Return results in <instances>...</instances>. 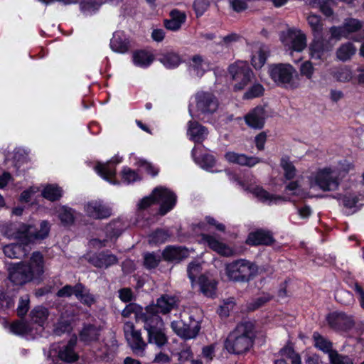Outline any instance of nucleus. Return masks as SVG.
Instances as JSON below:
<instances>
[{"mask_svg":"<svg viewBox=\"0 0 364 364\" xmlns=\"http://www.w3.org/2000/svg\"><path fill=\"white\" fill-rule=\"evenodd\" d=\"M124 333L129 344L133 353L137 355L143 356L146 346V343L141 337L139 330H136L133 323L128 321L125 324Z\"/></svg>","mask_w":364,"mask_h":364,"instance_id":"nucleus-15","label":"nucleus"},{"mask_svg":"<svg viewBox=\"0 0 364 364\" xmlns=\"http://www.w3.org/2000/svg\"><path fill=\"white\" fill-rule=\"evenodd\" d=\"M198 285L200 291L208 297H213L215 294L217 282L209 274L200 275L198 278Z\"/></svg>","mask_w":364,"mask_h":364,"instance_id":"nucleus-34","label":"nucleus"},{"mask_svg":"<svg viewBox=\"0 0 364 364\" xmlns=\"http://www.w3.org/2000/svg\"><path fill=\"white\" fill-rule=\"evenodd\" d=\"M188 275L191 282L192 286H194L195 279L201 272V266L198 262H191L188 267Z\"/></svg>","mask_w":364,"mask_h":364,"instance_id":"nucleus-59","label":"nucleus"},{"mask_svg":"<svg viewBox=\"0 0 364 364\" xmlns=\"http://www.w3.org/2000/svg\"><path fill=\"white\" fill-rule=\"evenodd\" d=\"M307 21L312 30L314 36H318L322 35L323 23L321 22L320 16L310 14L307 17Z\"/></svg>","mask_w":364,"mask_h":364,"instance_id":"nucleus-50","label":"nucleus"},{"mask_svg":"<svg viewBox=\"0 0 364 364\" xmlns=\"http://www.w3.org/2000/svg\"><path fill=\"white\" fill-rule=\"evenodd\" d=\"M208 131L197 122L190 121L188 123V135L195 143H201L208 136Z\"/></svg>","mask_w":364,"mask_h":364,"instance_id":"nucleus-31","label":"nucleus"},{"mask_svg":"<svg viewBox=\"0 0 364 364\" xmlns=\"http://www.w3.org/2000/svg\"><path fill=\"white\" fill-rule=\"evenodd\" d=\"M73 328L71 320H56L53 323V334L61 336L65 333H69Z\"/></svg>","mask_w":364,"mask_h":364,"instance_id":"nucleus-45","label":"nucleus"},{"mask_svg":"<svg viewBox=\"0 0 364 364\" xmlns=\"http://www.w3.org/2000/svg\"><path fill=\"white\" fill-rule=\"evenodd\" d=\"M130 47V41L125 33L122 31H117L114 33L110 40V48L116 53H125Z\"/></svg>","mask_w":364,"mask_h":364,"instance_id":"nucleus-27","label":"nucleus"},{"mask_svg":"<svg viewBox=\"0 0 364 364\" xmlns=\"http://www.w3.org/2000/svg\"><path fill=\"white\" fill-rule=\"evenodd\" d=\"M14 232H8L6 234L9 237L14 238H25L26 243L34 242L36 240H43L48 237L50 225L47 220H42L39 227L36 228L31 225L26 224L12 225L11 230Z\"/></svg>","mask_w":364,"mask_h":364,"instance_id":"nucleus-4","label":"nucleus"},{"mask_svg":"<svg viewBox=\"0 0 364 364\" xmlns=\"http://www.w3.org/2000/svg\"><path fill=\"white\" fill-rule=\"evenodd\" d=\"M225 159L232 164L240 166L252 167L263 161L260 158L256 156H247L244 154H239L235 151H228L225 154Z\"/></svg>","mask_w":364,"mask_h":364,"instance_id":"nucleus-25","label":"nucleus"},{"mask_svg":"<svg viewBox=\"0 0 364 364\" xmlns=\"http://www.w3.org/2000/svg\"><path fill=\"white\" fill-rule=\"evenodd\" d=\"M101 327L95 324L86 325L80 333V340L85 343H89L98 340Z\"/></svg>","mask_w":364,"mask_h":364,"instance_id":"nucleus-39","label":"nucleus"},{"mask_svg":"<svg viewBox=\"0 0 364 364\" xmlns=\"http://www.w3.org/2000/svg\"><path fill=\"white\" fill-rule=\"evenodd\" d=\"M144 328L148 333V341L159 348L168 343L163 320H144Z\"/></svg>","mask_w":364,"mask_h":364,"instance_id":"nucleus-10","label":"nucleus"},{"mask_svg":"<svg viewBox=\"0 0 364 364\" xmlns=\"http://www.w3.org/2000/svg\"><path fill=\"white\" fill-rule=\"evenodd\" d=\"M256 334L252 321H242L229 333L224 343L225 348L232 354L245 353L252 348Z\"/></svg>","mask_w":364,"mask_h":364,"instance_id":"nucleus-2","label":"nucleus"},{"mask_svg":"<svg viewBox=\"0 0 364 364\" xmlns=\"http://www.w3.org/2000/svg\"><path fill=\"white\" fill-rule=\"evenodd\" d=\"M313 338L315 347L323 353H327L329 355L331 352L335 351V350L332 349V343L320 335L318 332L314 333Z\"/></svg>","mask_w":364,"mask_h":364,"instance_id":"nucleus-46","label":"nucleus"},{"mask_svg":"<svg viewBox=\"0 0 364 364\" xmlns=\"http://www.w3.org/2000/svg\"><path fill=\"white\" fill-rule=\"evenodd\" d=\"M246 124L255 129L263 128L266 119V112L262 106H257L250 110L245 117Z\"/></svg>","mask_w":364,"mask_h":364,"instance_id":"nucleus-22","label":"nucleus"},{"mask_svg":"<svg viewBox=\"0 0 364 364\" xmlns=\"http://www.w3.org/2000/svg\"><path fill=\"white\" fill-rule=\"evenodd\" d=\"M80 295L76 296V298L80 300L82 303L90 306L95 302V298L81 284V289H80Z\"/></svg>","mask_w":364,"mask_h":364,"instance_id":"nucleus-60","label":"nucleus"},{"mask_svg":"<svg viewBox=\"0 0 364 364\" xmlns=\"http://www.w3.org/2000/svg\"><path fill=\"white\" fill-rule=\"evenodd\" d=\"M229 73L234 81V89L240 90L245 88L254 77V73L245 61H237L230 65Z\"/></svg>","mask_w":364,"mask_h":364,"instance_id":"nucleus-9","label":"nucleus"},{"mask_svg":"<svg viewBox=\"0 0 364 364\" xmlns=\"http://www.w3.org/2000/svg\"><path fill=\"white\" fill-rule=\"evenodd\" d=\"M176 302L174 297L164 295L157 299L156 305L148 306L146 311L151 316H156L159 313L165 314L174 307Z\"/></svg>","mask_w":364,"mask_h":364,"instance_id":"nucleus-21","label":"nucleus"},{"mask_svg":"<svg viewBox=\"0 0 364 364\" xmlns=\"http://www.w3.org/2000/svg\"><path fill=\"white\" fill-rule=\"evenodd\" d=\"M268 55L267 48L263 45L255 46L252 56V65L255 69H260L266 63Z\"/></svg>","mask_w":364,"mask_h":364,"instance_id":"nucleus-40","label":"nucleus"},{"mask_svg":"<svg viewBox=\"0 0 364 364\" xmlns=\"http://www.w3.org/2000/svg\"><path fill=\"white\" fill-rule=\"evenodd\" d=\"M356 52V48L351 43L341 45L336 51L337 58L341 61L349 60Z\"/></svg>","mask_w":364,"mask_h":364,"instance_id":"nucleus-48","label":"nucleus"},{"mask_svg":"<svg viewBox=\"0 0 364 364\" xmlns=\"http://www.w3.org/2000/svg\"><path fill=\"white\" fill-rule=\"evenodd\" d=\"M154 54L146 50H138L132 53V62L136 67L146 68L154 62Z\"/></svg>","mask_w":364,"mask_h":364,"instance_id":"nucleus-32","label":"nucleus"},{"mask_svg":"<svg viewBox=\"0 0 364 364\" xmlns=\"http://www.w3.org/2000/svg\"><path fill=\"white\" fill-rule=\"evenodd\" d=\"M122 181L127 184H130L140 181V176L130 168L124 167L121 173Z\"/></svg>","mask_w":364,"mask_h":364,"instance_id":"nucleus-56","label":"nucleus"},{"mask_svg":"<svg viewBox=\"0 0 364 364\" xmlns=\"http://www.w3.org/2000/svg\"><path fill=\"white\" fill-rule=\"evenodd\" d=\"M264 89L259 83L254 84L250 87L248 90L244 94V98L252 99L260 97L263 95Z\"/></svg>","mask_w":364,"mask_h":364,"instance_id":"nucleus-58","label":"nucleus"},{"mask_svg":"<svg viewBox=\"0 0 364 364\" xmlns=\"http://www.w3.org/2000/svg\"><path fill=\"white\" fill-rule=\"evenodd\" d=\"M269 74L272 80L279 86L296 89L300 84L296 70L289 63L274 64L269 68Z\"/></svg>","mask_w":364,"mask_h":364,"instance_id":"nucleus-5","label":"nucleus"},{"mask_svg":"<svg viewBox=\"0 0 364 364\" xmlns=\"http://www.w3.org/2000/svg\"><path fill=\"white\" fill-rule=\"evenodd\" d=\"M280 39L289 55L293 58L294 52L301 53L306 47V37L301 31L289 28L280 34Z\"/></svg>","mask_w":364,"mask_h":364,"instance_id":"nucleus-8","label":"nucleus"},{"mask_svg":"<svg viewBox=\"0 0 364 364\" xmlns=\"http://www.w3.org/2000/svg\"><path fill=\"white\" fill-rule=\"evenodd\" d=\"M21 243H12L4 247V255L9 258H21L24 257L29 251V243L26 242L25 238H18Z\"/></svg>","mask_w":364,"mask_h":364,"instance_id":"nucleus-28","label":"nucleus"},{"mask_svg":"<svg viewBox=\"0 0 364 364\" xmlns=\"http://www.w3.org/2000/svg\"><path fill=\"white\" fill-rule=\"evenodd\" d=\"M171 328L177 336L184 340H189L198 336L200 323L196 320H173Z\"/></svg>","mask_w":364,"mask_h":364,"instance_id":"nucleus-12","label":"nucleus"},{"mask_svg":"<svg viewBox=\"0 0 364 364\" xmlns=\"http://www.w3.org/2000/svg\"><path fill=\"white\" fill-rule=\"evenodd\" d=\"M235 181L242 188L252 193L260 200H262L264 203H267L269 205L277 204L280 201L285 200V199L283 197L270 194L259 186H255L246 187L245 183L242 182L240 180L235 178Z\"/></svg>","mask_w":364,"mask_h":364,"instance_id":"nucleus-19","label":"nucleus"},{"mask_svg":"<svg viewBox=\"0 0 364 364\" xmlns=\"http://www.w3.org/2000/svg\"><path fill=\"white\" fill-rule=\"evenodd\" d=\"M328 358L331 364H353L350 358L339 354L337 350L331 352Z\"/></svg>","mask_w":364,"mask_h":364,"instance_id":"nucleus-57","label":"nucleus"},{"mask_svg":"<svg viewBox=\"0 0 364 364\" xmlns=\"http://www.w3.org/2000/svg\"><path fill=\"white\" fill-rule=\"evenodd\" d=\"M121 161L122 158L114 156L110 161L106 163L98 162L95 167V170L99 176L109 183L113 185L119 184V182L115 179V166Z\"/></svg>","mask_w":364,"mask_h":364,"instance_id":"nucleus-18","label":"nucleus"},{"mask_svg":"<svg viewBox=\"0 0 364 364\" xmlns=\"http://www.w3.org/2000/svg\"><path fill=\"white\" fill-rule=\"evenodd\" d=\"M203 147L201 146H195L192 149V157L197 164L202 168L208 170L215 165V159L213 156L205 154L201 156Z\"/></svg>","mask_w":364,"mask_h":364,"instance_id":"nucleus-30","label":"nucleus"},{"mask_svg":"<svg viewBox=\"0 0 364 364\" xmlns=\"http://www.w3.org/2000/svg\"><path fill=\"white\" fill-rule=\"evenodd\" d=\"M286 191H289L291 194L294 196H297L301 198L311 196L310 193L308 191L307 188L303 186L300 179L290 182L286 186Z\"/></svg>","mask_w":364,"mask_h":364,"instance_id":"nucleus-44","label":"nucleus"},{"mask_svg":"<svg viewBox=\"0 0 364 364\" xmlns=\"http://www.w3.org/2000/svg\"><path fill=\"white\" fill-rule=\"evenodd\" d=\"M280 354L283 358H287L291 360V363L298 362L299 358H300V355L295 353L294 350L292 347L286 346L281 349Z\"/></svg>","mask_w":364,"mask_h":364,"instance_id":"nucleus-63","label":"nucleus"},{"mask_svg":"<svg viewBox=\"0 0 364 364\" xmlns=\"http://www.w3.org/2000/svg\"><path fill=\"white\" fill-rule=\"evenodd\" d=\"M332 38L341 40V38L353 39L356 42L363 40L361 31H364V21L352 17L345 18L341 26L330 28Z\"/></svg>","mask_w":364,"mask_h":364,"instance_id":"nucleus-6","label":"nucleus"},{"mask_svg":"<svg viewBox=\"0 0 364 364\" xmlns=\"http://www.w3.org/2000/svg\"><path fill=\"white\" fill-rule=\"evenodd\" d=\"M331 75L339 82H348L353 79V72L347 66L333 68L330 70Z\"/></svg>","mask_w":364,"mask_h":364,"instance_id":"nucleus-41","label":"nucleus"},{"mask_svg":"<svg viewBox=\"0 0 364 364\" xmlns=\"http://www.w3.org/2000/svg\"><path fill=\"white\" fill-rule=\"evenodd\" d=\"M235 303L232 299H228L224 301L222 305L220 306L218 312L220 317H228L230 316V311L232 310Z\"/></svg>","mask_w":364,"mask_h":364,"instance_id":"nucleus-64","label":"nucleus"},{"mask_svg":"<svg viewBox=\"0 0 364 364\" xmlns=\"http://www.w3.org/2000/svg\"><path fill=\"white\" fill-rule=\"evenodd\" d=\"M87 215L93 219H105L111 215V209L100 200H92L84 206Z\"/></svg>","mask_w":364,"mask_h":364,"instance_id":"nucleus-20","label":"nucleus"},{"mask_svg":"<svg viewBox=\"0 0 364 364\" xmlns=\"http://www.w3.org/2000/svg\"><path fill=\"white\" fill-rule=\"evenodd\" d=\"M315 70L312 62L310 60L303 62L299 67L300 75L310 81H311L314 77Z\"/></svg>","mask_w":364,"mask_h":364,"instance_id":"nucleus-55","label":"nucleus"},{"mask_svg":"<svg viewBox=\"0 0 364 364\" xmlns=\"http://www.w3.org/2000/svg\"><path fill=\"white\" fill-rule=\"evenodd\" d=\"M159 262V255H156L154 253H146L144 255V265L147 269L155 268Z\"/></svg>","mask_w":364,"mask_h":364,"instance_id":"nucleus-62","label":"nucleus"},{"mask_svg":"<svg viewBox=\"0 0 364 364\" xmlns=\"http://www.w3.org/2000/svg\"><path fill=\"white\" fill-rule=\"evenodd\" d=\"M343 205L346 214L357 212L364 205V195L359 193H346L335 197Z\"/></svg>","mask_w":364,"mask_h":364,"instance_id":"nucleus-17","label":"nucleus"},{"mask_svg":"<svg viewBox=\"0 0 364 364\" xmlns=\"http://www.w3.org/2000/svg\"><path fill=\"white\" fill-rule=\"evenodd\" d=\"M88 261L95 267L107 269L117 264L118 259L109 251H102L90 255Z\"/></svg>","mask_w":364,"mask_h":364,"instance_id":"nucleus-23","label":"nucleus"},{"mask_svg":"<svg viewBox=\"0 0 364 364\" xmlns=\"http://www.w3.org/2000/svg\"><path fill=\"white\" fill-rule=\"evenodd\" d=\"M170 233L166 230L159 229L149 236V242L152 244L164 243L168 240Z\"/></svg>","mask_w":364,"mask_h":364,"instance_id":"nucleus-51","label":"nucleus"},{"mask_svg":"<svg viewBox=\"0 0 364 364\" xmlns=\"http://www.w3.org/2000/svg\"><path fill=\"white\" fill-rule=\"evenodd\" d=\"M46 320H2V326L10 333L25 335L32 333L36 326L43 327Z\"/></svg>","mask_w":364,"mask_h":364,"instance_id":"nucleus-14","label":"nucleus"},{"mask_svg":"<svg viewBox=\"0 0 364 364\" xmlns=\"http://www.w3.org/2000/svg\"><path fill=\"white\" fill-rule=\"evenodd\" d=\"M45 272L43 255L39 252L32 253L27 262L13 265L9 269V279L15 284H23L39 279Z\"/></svg>","mask_w":364,"mask_h":364,"instance_id":"nucleus-3","label":"nucleus"},{"mask_svg":"<svg viewBox=\"0 0 364 364\" xmlns=\"http://www.w3.org/2000/svg\"><path fill=\"white\" fill-rule=\"evenodd\" d=\"M194 100L198 114H212L218 109V101L210 92H198L195 95Z\"/></svg>","mask_w":364,"mask_h":364,"instance_id":"nucleus-16","label":"nucleus"},{"mask_svg":"<svg viewBox=\"0 0 364 364\" xmlns=\"http://www.w3.org/2000/svg\"><path fill=\"white\" fill-rule=\"evenodd\" d=\"M103 4L102 0H83L80 4L81 10L85 14H92Z\"/></svg>","mask_w":364,"mask_h":364,"instance_id":"nucleus-52","label":"nucleus"},{"mask_svg":"<svg viewBox=\"0 0 364 364\" xmlns=\"http://www.w3.org/2000/svg\"><path fill=\"white\" fill-rule=\"evenodd\" d=\"M153 193L156 204L160 205L159 211L161 215H166L175 206L176 196L171 190L159 186L153 190Z\"/></svg>","mask_w":364,"mask_h":364,"instance_id":"nucleus-13","label":"nucleus"},{"mask_svg":"<svg viewBox=\"0 0 364 364\" xmlns=\"http://www.w3.org/2000/svg\"><path fill=\"white\" fill-rule=\"evenodd\" d=\"M81 289V284H77L75 286L65 285L57 292L58 297H70L72 295H80V289Z\"/></svg>","mask_w":364,"mask_h":364,"instance_id":"nucleus-54","label":"nucleus"},{"mask_svg":"<svg viewBox=\"0 0 364 364\" xmlns=\"http://www.w3.org/2000/svg\"><path fill=\"white\" fill-rule=\"evenodd\" d=\"M186 18L184 12L173 9L170 12V18L164 21V26L168 30L176 31L181 28Z\"/></svg>","mask_w":364,"mask_h":364,"instance_id":"nucleus-37","label":"nucleus"},{"mask_svg":"<svg viewBox=\"0 0 364 364\" xmlns=\"http://www.w3.org/2000/svg\"><path fill=\"white\" fill-rule=\"evenodd\" d=\"M122 315L125 318H143L145 313L141 306L135 303H130L122 311Z\"/></svg>","mask_w":364,"mask_h":364,"instance_id":"nucleus-43","label":"nucleus"},{"mask_svg":"<svg viewBox=\"0 0 364 364\" xmlns=\"http://www.w3.org/2000/svg\"><path fill=\"white\" fill-rule=\"evenodd\" d=\"M202 240L207 243L208 247L213 251L223 256H231L233 254V251L228 245L220 241L215 236L201 234Z\"/></svg>","mask_w":364,"mask_h":364,"instance_id":"nucleus-26","label":"nucleus"},{"mask_svg":"<svg viewBox=\"0 0 364 364\" xmlns=\"http://www.w3.org/2000/svg\"><path fill=\"white\" fill-rule=\"evenodd\" d=\"M136 165H137L139 167L146 171L148 173L152 175L153 176L157 175L158 173V168L154 167L151 164L148 162L147 161L139 159H136Z\"/></svg>","mask_w":364,"mask_h":364,"instance_id":"nucleus-61","label":"nucleus"},{"mask_svg":"<svg viewBox=\"0 0 364 364\" xmlns=\"http://www.w3.org/2000/svg\"><path fill=\"white\" fill-rule=\"evenodd\" d=\"M76 343L77 336L74 335L66 345L60 348L58 351V357L61 360L70 363L78 359V355L75 351Z\"/></svg>","mask_w":364,"mask_h":364,"instance_id":"nucleus-29","label":"nucleus"},{"mask_svg":"<svg viewBox=\"0 0 364 364\" xmlns=\"http://www.w3.org/2000/svg\"><path fill=\"white\" fill-rule=\"evenodd\" d=\"M189 255L188 249L182 247L168 246L163 252L164 259L171 262H179Z\"/></svg>","mask_w":364,"mask_h":364,"instance_id":"nucleus-38","label":"nucleus"},{"mask_svg":"<svg viewBox=\"0 0 364 364\" xmlns=\"http://www.w3.org/2000/svg\"><path fill=\"white\" fill-rule=\"evenodd\" d=\"M330 327L337 331H347L353 326V320H328Z\"/></svg>","mask_w":364,"mask_h":364,"instance_id":"nucleus-53","label":"nucleus"},{"mask_svg":"<svg viewBox=\"0 0 364 364\" xmlns=\"http://www.w3.org/2000/svg\"><path fill=\"white\" fill-rule=\"evenodd\" d=\"M280 166L283 170L284 176L287 180H291L296 176V168L289 156H284L281 158Z\"/></svg>","mask_w":364,"mask_h":364,"instance_id":"nucleus-47","label":"nucleus"},{"mask_svg":"<svg viewBox=\"0 0 364 364\" xmlns=\"http://www.w3.org/2000/svg\"><path fill=\"white\" fill-rule=\"evenodd\" d=\"M273 240L272 235L269 232L261 230L250 233L247 243L250 245H268L272 244Z\"/></svg>","mask_w":364,"mask_h":364,"instance_id":"nucleus-36","label":"nucleus"},{"mask_svg":"<svg viewBox=\"0 0 364 364\" xmlns=\"http://www.w3.org/2000/svg\"><path fill=\"white\" fill-rule=\"evenodd\" d=\"M127 223L122 219L113 220L104 229L105 239L101 240L93 239L90 245L95 247H102L107 245L109 241H115L127 228Z\"/></svg>","mask_w":364,"mask_h":364,"instance_id":"nucleus-11","label":"nucleus"},{"mask_svg":"<svg viewBox=\"0 0 364 364\" xmlns=\"http://www.w3.org/2000/svg\"><path fill=\"white\" fill-rule=\"evenodd\" d=\"M55 213L58 214L61 223L65 225H71L75 218V211L67 206L56 207Z\"/></svg>","mask_w":364,"mask_h":364,"instance_id":"nucleus-42","label":"nucleus"},{"mask_svg":"<svg viewBox=\"0 0 364 364\" xmlns=\"http://www.w3.org/2000/svg\"><path fill=\"white\" fill-rule=\"evenodd\" d=\"M210 69V63L202 55H194L190 59L188 70L193 76L200 77Z\"/></svg>","mask_w":364,"mask_h":364,"instance_id":"nucleus-24","label":"nucleus"},{"mask_svg":"<svg viewBox=\"0 0 364 364\" xmlns=\"http://www.w3.org/2000/svg\"><path fill=\"white\" fill-rule=\"evenodd\" d=\"M42 196L50 201H55L62 196V190L57 185H48L43 190Z\"/></svg>","mask_w":364,"mask_h":364,"instance_id":"nucleus-49","label":"nucleus"},{"mask_svg":"<svg viewBox=\"0 0 364 364\" xmlns=\"http://www.w3.org/2000/svg\"><path fill=\"white\" fill-rule=\"evenodd\" d=\"M352 168L353 165L346 161L336 166L320 168L309 178V187L318 186L323 191H335Z\"/></svg>","mask_w":364,"mask_h":364,"instance_id":"nucleus-1","label":"nucleus"},{"mask_svg":"<svg viewBox=\"0 0 364 364\" xmlns=\"http://www.w3.org/2000/svg\"><path fill=\"white\" fill-rule=\"evenodd\" d=\"M327 49L321 36H314V40L309 45V55L315 60H323Z\"/></svg>","mask_w":364,"mask_h":364,"instance_id":"nucleus-35","label":"nucleus"},{"mask_svg":"<svg viewBox=\"0 0 364 364\" xmlns=\"http://www.w3.org/2000/svg\"><path fill=\"white\" fill-rule=\"evenodd\" d=\"M158 60L168 69L176 68L182 63L181 55L173 50L161 52L159 55Z\"/></svg>","mask_w":364,"mask_h":364,"instance_id":"nucleus-33","label":"nucleus"},{"mask_svg":"<svg viewBox=\"0 0 364 364\" xmlns=\"http://www.w3.org/2000/svg\"><path fill=\"white\" fill-rule=\"evenodd\" d=\"M257 272V267L253 262L240 259L225 266V274L230 280L234 282H247Z\"/></svg>","mask_w":364,"mask_h":364,"instance_id":"nucleus-7","label":"nucleus"}]
</instances>
